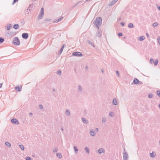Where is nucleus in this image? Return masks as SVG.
Returning a JSON list of instances; mask_svg holds the SVG:
<instances>
[{
	"mask_svg": "<svg viewBox=\"0 0 160 160\" xmlns=\"http://www.w3.org/2000/svg\"><path fill=\"white\" fill-rule=\"evenodd\" d=\"M145 37L144 36H142L139 37L138 38V40L140 41H142L143 40H144L145 39Z\"/></svg>",
	"mask_w": 160,
	"mask_h": 160,
	"instance_id": "aec40b11",
	"label": "nucleus"
},
{
	"mask_svg": "<svg viewBox=\"0 0 160 160\" xmlns=\"http://www.w3.org/2000/svg\"><path fill=\"white\" fill-rule=\"evenodd\" d=\"M133 82L135 84H137L138 83V82H139V80L137 79L136 78H134L133 81Z\"/></svg>",
	"mask_w": 160,
	"mask_h": 160,
	"instance_id": "f8f14e48",
	"label": "nucleus"
},
{
	"mask_svg": "<svg viewBox=\"0 0 160 160\" xmlns=\"http://www.w3.org/2000/svg\"><path fill=\"white\" fill-rule=\"evenodd\" d=\"M19 148L20 149L22 150V151H24V147L23 145H19Z\"/></svg>",
	"mask_w": 160,
	"mask_h": 160,
	"instance_id": "bb28decb",
	"label": "nucleus"
},
{
	"mask_svg": "<svg viewBox=\"0 0 160 160\" xmlns=\"http://www.w3.org/2000/svg\"><path fill=\"white\" fill-rule=\"evenodd\" d=\"M158 107H159V108H160V104H159Z\"/></svg>",
	"mask_w": 160,
	"mask_h": 160,
	"instance_id": "338daca9",
	"label": "nucleus"
},
{
	"mask_svg": "<svg viewBox=\"0 0 160 160\" xmlns=\"http://www.w3.org/2000/svg\"><path fill=\"white\" fill-rule=\"evenodd\" d=\"M11 121L12 123H14L16 125L19 124V122L16 119L12 118L11 120Z\"/></svg>",
	"mask_w": 160,
	"mask_h": 160,
	"instance_id": "0eeeda50",
	"label": "nucleus"
},
{
	"mask_svg": "<svg viewBox=\"0 0 160 160\" xmlns=\"http://www.w3.org/2000/svg\"><path fill=\"white\" fill-rule=\"evenodd\" d=\"M44 15V9L42 8L41 9V13L39 15L38 18L39 19H42Z\"/></svg>",
	"mask_w": 160,
	"mask_h": 160,
	"instance_id": "39448f33",
	"label": "nucleus"
},
{
	"mask_svg": "<svg viewBox=\"0 0 160 160\" xmlns=\"http://www.w3.org/2000/svg\"><path fill=\"white\" fill-rule=\"evenodd\" d=\"M101 71L102 72H104V69H102L101 70Z\"/></svg>",
	"mask_w": 160,
	"mask_h": 160,
	"instance_id": "4d7b16f0",
	"label": "nucleus"
},
{
	"mask_svg": "<svg viewBox=\"0 0 160 160\" xmlns=\"http://www.w3.org/2000/svg\"><path fill=\"white\" fill-rule=\"evenodd\" d=\"M118 20H121V18H118Z\"/></svg>",
	"mask_w": 160,
	"mask_h": 160,
	"instance_id": "680f3d73",
	"label": "nucleus"
},
{
	"mask_svg": "<svg viewBox=\"0 0 160 160\" xmlns=\"http://www.w3.org/2000/svg\"><path fill=\"white\" fill-rule=\"evenodd\" d=\"M96 130L97 131H98V128H96Z\"/></svg>",
	"mask_w": 160,
	"mask_h": 160,
	"instance_id": "052dcab7",
	"label": "nucleus"
},
{
	"mask_svg": "<svg viewBox=\"0 0 160 160\" xmlns=\"http://www.w3.org/2000/svg\"><path fill=\"white\" fill-rule=\"evenodd\" d=\"M53 91H55V89H53Z\"/></svg>",
	"mask_w": 160,
	"mask_h": 160,
	"instance_id": "774afa93",
	"label": "nucleus"
},
{
	"mask_svg": "<svg viewBox=\"0 0 160 160\" xmlns=\"http://www.w3.org/2000/svg\"><path fill=\"white\" fill-rule=\"evenodd\" d=\"M9 26H7L6 29L7 30H9L10 29L11 27H12L11 24H9Z\"/></svg>",
	"mask_w": 160,
	"mask_h": 160,
	"instance_id": "7c9ffc66",
	"label": "nucleus"
},
{
	"mask_svg": "<svg viewBox=\"0 0 160 160\" xmlns=\"http://www.w3.org/2000/svg\"><path fill=\"white\" fill-rule=\"evenodd\" d=\"M2 83H0V88L2 87Z\"/></svg>",
	"mask_w": 160,
	"mask_h": 160,
	"instance_id": "6e6d98bb",
	"label": "nucleus"
},
{
	"mask_svg": "<svg viewBox=\"0 0 160 160\" xmlns=\"http://www.w3.org/2000/svg\"><path fill=\"white\" fill-rule=\"evenodd\" d=\"M12 43L15 45L18 46L20 44V42L18 38L15 37L13 38Z\"/></svg>",
	"mask_w": 160,
	"mask_h": 160,
	"instance_id": "f03ea898",
	"label": "nucleus"
},
{
	"mask_svg": "<svg viewBox=\"0 0 160 160\" xmlns=\"http://www.w3.org/2000/svg\"><path fill=\"white\" fill-rule=\"evenodd\" d=\"M65 113L67 115L69 116L70 114V112L68 109H67L65 111Z\"/></svg>",
	"mask_w": 160,
	"mask_h": 160,
	"instance_id": "c85d7f7f",
	"label": "nucleus"
},
{
	"mask_svg": "<svg viewBox=\"0 0 160 160\" xmlns=\"http://www.w3.org/2000/svg\"><path fill=\"white\" fill-rule=\"evenodd\" d=\"M98 152L99 153V154H101L102 153H104V149L103 148H100V149H99L98 150Z\"/></svg>",
	"mask_w": 160,
	"mask_h": 160,
	"instance_id": "9d476101",
	"label": "nucleus"
},
{
	"mask_svg": "<svg viewBox=\"0 0 160 160\" xmlns=\"http://www.w3.org/2000/svg\"><path fill=\"white\" fill-rule=\"evenodd\" d=\"M128 27L130 28H133L134 26L132 23H129L128 25Z\"/></svg>",
	"mask_w": 160,
	"mask_h": 160,
	"instance_id": "b1692460",
	"label": "nucleus"
},
{
	"mask_svg": "<svg viewBox=\"0 0 160 160\" xmlns=\"http://www.w3.org/2000/svg\"><path fill=\"white\" fill-rule=\"evenodd\" d=\"M39 108H40V109H42L43 108V106H42L41 105V104H40L39 105Z\"/></svg>",
	"mask_w": 160,
	"mask_h": 160,
	"instance_id": "3c124183",
	"label": "nucleus"
},
{
	"mask_svg": "<svg viewBox=\"0 0 160 160\" xmlns=\"http://www.w3.org/2000/svg\"><path fill=\"white\" fill-rule=\"evenodd\" d=\"M112 103L115 105H116L118 104L117 101V100L116 98H114L113 99V101H112Z\"/></svg>",
	"mask_w": 160,
	"mask_h": 160,
	"instance_id": "2eb2a0df",
	"label": "nucleus"
},
{
	"mask_svg": "<svg viewBox=\"0 0 160 160\" xmlns=\"http://www.w3.org/2000/svg\"><path fill=\"white\" fill-rule=\"evenodd\" d=\"M152 25H153V26L154 27H156L158 25V24L157 22H155Z\"/></svg>",
	"mask_w": 160,
	"mask_h": 160,
	"instance_id": "f704fd0d",
	"label": "nucleus"
},
{
	"mask_svg": "<svg viewBox=\"0 0 160 160\" xmlns=\"http://www.w3.org/2000/svg\"><path fill=\"white\" fill-rule=\"evenodd\" d=\"M157 8H158V9L160 11V7L159 6H157Z\"/></svg>",
	"mask_w": 160,
	"mask_h": 160,
	"instance_id": "5fc2aeb1",
	"label": "nucleus"
},
{
	"mask_svg": "<svg viewBox=\"0 0 160 160\" xmlns=\"http://www.w3.org/2000/svg\"><path fill=\"white\" fill-rule=\"evenodd\" d=\"M90 0H86V2H88V1H90Z\"/></svg>",
	"mask_w": 160,
	"mask_h": 160,
	"instance_id": "0e129e2a",
	"label": "nucleus"
},
{
	"mask_svg": "<svg viewBox=\"0 0 160 160\" xmlns=\"http://www.w3.org/2000/svg\"><path fill=\"white\" fill-rule=\"evenodd\" d=\"M73 56L77 57H81L82 56V53L80 52H74L72 53Z\"/></svg>",
	"mask_w": 160,
	"mask_h": 160,
	"instance_id": "20e7f679",
	"label": "nucleus"
},
{
	"mask_svg": "<svg viewBox=\"0 0 160 160\" xmlns=\"http://www.w3.org/2000/svg\"><path fill=\"white\" fill-rule=\"evenodd\" d=\"M120 24L122 26H124L125 24V23L123 22H121Z\"/></svg>",
	"mask_w": 160,
	"mask_h": 160,
	"instance_id": "8fccbe9b",
	"label": "nucleus"
},
{
	"mask_svg": "<svg viewBox=\"0 0 160 160\" xmlns=\"http://www.w3.org/2000/svg\"><path fill=\"white\" fill-rule=\"evenodd\" d=\"M150 154V157H151L153 158V157H155V155H154V153L153 152L151 153Z\"/></svg>",
	"mask_w": 160,
	"mask_h": 160,
	"instance_id": "c9c22d12",
	"label": "nucleus"
},
{
	"mask_svg": "<svg viewBox=\"0 0 160 160\" xmlns=\"http://www.w3.org/2000/svg\"><path fill=\"white\" fill-rule=\"evenodd\" d=\"M152 96L153 94L152 93H150L148 94V97L150 98H151L152 97Z\"/></svg>",
	"mask_w": 160,
	"mask_h": 160,
	"instance_id": "473e14b6",
	"label": "nucleus"
},
{
	"mask_svg": "<svg viewBox=\"0 0 160 160\" xmlns=\"http://www.w3.org/2000/svg\"><path fill=\"white\" fill-rule=\"evenodd\" d=\"M116 74H117V76L118 77H119L120 74H119V72L118 71H116Z\"/></svg>",
	"mask_w": 160,
	"mask_h": 160,
	"instance_id": "a18cd8bd",
	"label": "nucleus"
},
{
	"mask_svg": "<svg viewBox=\"0 0 160 160\" xmlns=\"http://www.w3.org/2000/svg\"><path fill=\"white\" fill-rule=\"evenodd\" d=\"M85 150L86 152H87L88 153H89V150L87 147H86L85 148Z\"/></svg>",
	"mask_w": 160,
	"mask_h": 160,
	"instance_id": "c756f323",
	"label": "nucleus"
},
{
	"mask_svg": "<svg viewBox=\"0 0 160 160\" xmlns=\"http://www.w3.org/2000/svg\"><path fill=\"white\" fill-rule=\"evenodd\" d=\"M33 114L32 113V112H30L29 113V115H32Z\"/></svg>",
	"mask_w": 160,
	"mask_h": 160,
	"instance_id": "bf43d9fd",
	"label": "nucleus"
},
{
	"mask_svg": "<svg viewBox=\"0 0 160 160\" xmlns=\"http://www.w3.org/2000/svg\"><path fill=\"white\" fill-rule=\"evenodd\" d=\"M87 42L89 44H91L92 46L94 47V44L92 43V41L89 40H87Z\"/></svg>",
	"mask_w": 160,
	"mask_h": 160,
	"instance_id": "393cba45",
	"label": "nucleus"
},
{
	"mask_svg": "<svg viewBox=\"0 0 160 160\" xmlns=\"http://www.w3.org/2000/svg\"><path fill=\"white\" fill-rule=\"evenodd\" d=\"M85 68L86 69H88V66H86V67H85Z\"/></svg>",
	"mask_w": 160,
	"mask_h": 160,
	"instance_id": "13d9d810",
	"label": "nucleus"
},
{
	"mask_svg": "<svg viewBox=\"0 0 160 160\" xmlns=\"http://www.w3.org/2000/svg\"><path fill=\"white\" fill-rule=\"evenodd\" d=\"M22 37L25 39H27L28 37V34L27 33H23L22 34Z\"/></svg>",
	"mask_w": 160,
	"mask_h": 160,
	"instance_id": "6e6552de",
	"label": "nucleus"
},
{
	"mask_svg": "<svg viewBox=\"0 0 160 160\" xmlns=\"http://www.w3.org/2000/svg\"><path fill=\"white\" fill-rule=\"evenodd\" d=\"M27 11L28 10H27ZM26 12H27V14H28L29 13V12L28 11H26Z\"/></svg>",
	"mask_w": 160,
	"mask_h": 160,
	"instance_id": "e2e57ef3",
	"label": "nucleus"
},
{
	"mask_svg": "<svg viewBox=\"0 0 160 160\" xmlns=\"http://www.w3.org/2000/svg\"><path fill=\"white\" fill-rule=\"evenodd\" d=\"M5 144L8 147L10 148L11 146V143L8 142H6L5 143Z\"/></svg>",
	"mask_w": 160,
	"mask_h": 160,
	"instance_id": "4be33fe9",
	"label": "nucleus"
},
{
	"mask_svg": "<svg viewBox=\"0 0 160 160\" xmlns=\"http://www.w3.org/2000/svg\"><path fill=\"white\" fill-rule=\"evenodd\" d=\"M63 18V17H61L59 18L58 19H55L53 21V22L57 23L58 22H59V21H61Z\"/></svg>",
	"mask_w": 160,
	"mask_h": 160,
	"instance_id": "9b49d317",
	"label": "nucleus"
},
{
	"mask_svg": "<svg viewBox=\"0 0 160 160\" xmlns=\"http://www.w3.org/2000/svg\"><path fill=\"white\" fill-rule=\"evenodd\" d=\"M19 25L17 24H14L13 26V28L15 29H18L19 28Z\"/></svg>",
	"mask_w": 160,
	"mask_h": 160,
	"instance_id": "6ab92c4d",
	"label": "nucleus"
},
{
	"mask_svg": "<svg viewBox=\"0 0 160 160\" xmlns=\"http://www.w3.org/2000/svg\"><path fill=\"white\" fill-rule=\"evenodd\" d=\"M33 5L32 4H30L29 6V7L27 9V10H28L29 11H31V9L33 8Z\"/></svg>",
	"mask_w": 160,
	"mask_h": 160,
	"instance_id": "412c9836",
	"label": "nucleus"
},
{
	"mask_svg": "<svg viewBox=\"0 0 160 160\" xmlns=\"http://www.w3.org/2000/svg\"><path fill=\"white\" fill-rule=\"evenodd\" d=\"M123 150L124 151L123 152V160H127L128 158V155L127 152H125V148H123Z\"/></svg>",
	"mask_w": 160,
	"mask_h": 160,
	"instance_id": "7ed1b4c3",
	"label": "nucleus"
},
{
	"mask_svg": "<svg viewBox=\"0 0 160 160\" xmlns=\"http://www.w3.org/2000/svg\"><path fill=\"white\" fill-rule=\"evenodd\" d=\"M138 83L140 85L142 84L143 83L141 81H139V82H138Z\"/></svg>",
	"mask_w": 160,
	"mask_h": 160,
	"instance_id": "603ef678",
	"label": "nucleus"
},
{
	"mask_svg": "<svg viewBox=\"0 0 160 160\" xmlns=\"http://www.w3.org/2000/svg\"><path fill=\"white\" fill-rule=\"evenodd\" d=\"M122 35V34L121 32H119L118 34V36L119 37H121Z\"/></svg>",
	"mask_w": 160,
	"mask_h": 160,
	"instance_id": "49530a36",
	"label": "nucleus"
},
{
	"mask_svg": "<svg viewBox=\"0 0 160 160\" xmlns=\"http://www.w3.org/2000/svg\"><path fill=\"white\" fill-rule=\"evenodd\" d=\"M18 0H14L13 2V3H12V4H14L16 2H18Z\"/></svg>",
	"mask_w": 160,
	"mask_h": 160,
	"instance_id": "79ce46f5",
	"label": "nucleus"
},
{
	"mask_svg": "<svg viewBox=\"0 0 160 160\" xmlns=\"http://www.w3.org/2000/svg\"><path fill=\"white\" fill-rule=\"evenodd\" d=\"M26 160H33L32 159L29 157H27L25 158Z\"/></svg>",
	"mask_w": 160,
	"mask_h": 160,
	"instance_id": "72a5a7b5",
	"label": "nucleus"
},
{
	"mask_svg": "<svg viewBox=\"0 0 160 160\" xmlns=\"http://www.w3.org/2000/svg\"><path fill=\"white\" fill-rule=\"evenodd\" d=\"M58 149L57 148L55 147L53 149V152H57L58 151Z\"/></svg>",
	"mask_w": 160,
	"mask_h": 160,
	"instance_id": "e433bc0d",
	"label": "nucleus"
},
{
	"mask_svg": "<svg viewBox=\"0 0 160 160\" xmlns=\"http://www.w3.org/2000/svg\"><path fill=\"white\" fill-rule=\"evenodd\" d=\"M94 23L98 29H99V26L101 25L102 23V18L100 17H98L94 20Z\"/></svg>",
	"mask_w": 160,
	"mask_h": 160,
	"instance_id": "f257e3e1",
	"label": "nucleus"
},
{
	"mask_svg": "<svg viewBox=\"0 0 160 160\" xmlns=\"http://www.w3.org/2000/svg\"><path fill=\"white\" fill-rule=\"evenodd\" d=\"M158 63V59H156L155 61V62H154V64L155 65H157Z\"/></svg>",
	"mask_w": 160,
	"mask_h": 160,
	"instance_id": "4c0bfd02",
	"label": "nucleus"
},
{
	"mask_svg": "<svg viewBox=\"0 0 160 160\" xmlns=\"http://www.w3.org/2000/svg\"><path fill=\"white\" fill-rule=\"evenodd\" d=\"M101 35L102 32L100 31H98L96 36L98 37H100V36H101Z\"/></svg>",
	"mask_w": 160,
	"mask_h": 160,
	"instance_id": "a211bd4d",
	"label": "nucleus"
},
{
	"mask_svg": "<svg viewBox=\"0 0 160 160\" xmlns=\"http://www.w3.org/2000/svg\"><path fill=\"white\" fill-rule=\"evenodd\" d=\"M90 134L92 136H94L95 135L96 133L93 129H91L90 131Z\"/></svg>",
	"mask_w": 160,
	"mask_h": 160,
	"instance_id": "1a4fd4ad",
	"label": "nucleus"
},
{
	"mask_svg": "<svg viewBox=\"0 0 160 160\" xmlns=\"http://www.w3.org/2000/svg\"><path fill=\"white\" fill-rule=\"evenodd\" d=\"M158 41L159 44L160 45V36L158 38Z\"/></svg>",
	"mask_w": 160,
	"mask_h": 160,
	"instance_id": "37998d69",
	"label": "nucleus"
},
{
	"mask_svg": "<svg viewBox=\"0 0 160 160\" xmlns=\"http://www.w3.org/2000/svg\"><path fill=\"white\" fill-rule=\"evenodd\" d=\"M65 44H64L61 47V48H60V50L58 52V53L60 54H61V53L62 52L63 49V48H64V45H65Z\"/></svg>",
	"mask_w": 160,
	"mask_h": 160,
	"instance_id": "f3484780",
	"label": "nucleus"
},
{
	"mask_svg": "<svg viewBox=\"0 0 160 160\" xmlns=\"http://www.w3.org/2000/svg\"><path fill=\"white\" fill-rule=\"evenodd\" d=\"M15 89L17 91H20L21 90V88H20L18 86H16L15 87Z\"/></svg>",
	"mask_w": 160,
	"mask_h": 160,
	"instance_id": "4468645a",
	"label": "nucleus"
},
{
	"mask_svg": "<svg viewBox=\"0 0 160 160\" xmlns=\"http://www.w3.org/2000/svg\"><path fill=\"white\" fill-rule=\"evenodd\" d=\"M56 155L57 157L58 158H62V154L59 153H57L56 154Z\"/></svg>",
	"mask_w": 160,
	"mask_h": 160,
	"instance_id": "5701e85b",
	"label": "nucleus"
},
{
	"mask_svg": "<svg viewBox=\"0 0 160 160\" xmlns=\"http://www.w3.org/2000/svg\"><path fill=\"white\" fill-rule=\"evenodd\" d=\"M73 147L75 153H77L78 151V149H77V147L76 146H74Z\"/></svg>",
	"mask_w": 160,
	"mask_h": 160,
	"instance_id": "a878e982",
	"label": "nucleus"
},
{
	"mask_svg": "<svg viewBox=\"0 0 160 160\" xmlns=\"http://www.w3.org/2000/svg\"><path fill=\"white\" fill-rule=\"evenodd\" d=\"M45 20V21H49L51 20V19L49 18H46Z\"/></svg>",
	"mask_w": 160,
	"mask_h": 160,
	"instance_id": "09e8293b",
	"label": "nucleus"
},
{
	"mask_svg": "<svg viewBox=\"0 0 160 160\" xmlns=\"http://www.w3.org/2000/svg\"><path fill=\"white\" fill-rule=\"evenodd\" d=\"M57 74L59 75H61V72L60 70H58L57 72Z\"/></svg>",
	"mask_w": 160,
	"mask_h": 160,
	"instance_id": "a19ab883",
	"label": "nucleus"
},
{
	"mask_svg": "<svg viewBox=\"0 0 160 160\" xmlns=\"http://www.w3.org/2000/svg\"><path fill=\"white\" fill-rule=\"evenodd\" d=\"M78 90L80 92H81L82 91V86L79 85L78 86Z\"/></svg>",
	"mask_w": 160,
	"mask_h": 160,
	"instance_id": "cd10ccee",
	"label": "nucleus"
},
{
	"mask_svg": "<svg viewBox=\"0 0 160 160\" xmlns=\"http://www.w3.org/2000/svg\"><path fill=\"white\" fill-rule=\"evenodd\" d=\"M102 122L103 123L105 122L106 121L105 118H102Z\"/></svg>",
	"mask_w": 160,
	"mask_h": 160,
	"instance_id": "de8ad7c7",
	"label": "nucleus"
},
{
	"mask_svg": "<svg viewBox=\"0 0 160 160\" xmlns=\"http://www.w3.org/2000/svg\"><path fill=\"white\" fill-rule=\"evenodd\" d=\"M150 62L152 63V62H154V60L152 59H151L150 60Z\"/></svg>",
	"mask_w": 160,
	"mask_h": 160,
	"instance_id": "c03bdc74",
	"label": "nucleus"
},
{
	"mask_svg": "<svg viewBox=\"0 0 160 160\" xmlns=\"http://www.w3.org/2000/svg\"><path fill=\"white\" fill-rule=\"evenodd\" d=\"M118 0H112V1L110 2L109 4V6H111L114 4Z\"/></svg>",
	"mask_w": 160,
	"mask_h": 160,
	"instance_id": "ddd939ff",
	"label": "nucleus"
},
{
	"mask_svg": "<svg viewBox=\"0 0 160 160\" xmlns=\"http://www.w3.org/2000/svg\"><path fill=\"white\" fill-rule=\"evenodd\" d=\"M86 2H84L82 1H79L76 3L72 7V8H73L75 7L76 6L78 5V6H81L82 4Z\"/></svg>",
	"mask_w": 160,
	"mask_h": 160,
	"instance_id": "423d86ee",
	"label": "nucleus"
},
{
	"mask_svg": "<svg viewBox=\"0 0 160 160\" xmlns=\"http://www.w3.org/2000/svg\"><path fill=\"white\" fill-rule=\"evenodd\" d=\"M109 115L110 117H113L114 116L113 112H110L109 114Z\"/></svg>",
	"mask_w": 160,
	"mask_h": 160,
	"instance_id": "58836bf2",
	"label": "nucleus"
},
{
	"mask_svg": "<svg viewBox=\"0 0 160 160\" xmlns=\"http://www.w3.org/2000/svg\"><path fill=\"white\" fill-rule=\"evenodd\" d=\"M146 35L148 37H149V34L148 33H146Z\"/></svg>",
	"mask_w": 160,
	"mask_h": 160,
	"instance_id": "864d4df0",
	"label": "nucleus"
},
{
	"mask_svg": "<svg viewBox=\"0 0 160 160\" xmlns=\"http://www.w3.org/2000/svg\"><path fill=\"white\" fill-rule=\"evenodd\" d=\"M82 122L84 123L87 124L88 122V121L87 119L85 118H82Z\"/></svg>",
	"mask_w": 160,
	"mask_h": 160,
	"instance_id": "dca6fc26",
	"label": "nucleus"
},
{
	"mask_svg": "<svg viewBox=\"0 0 160 160\" xmlns=\"http://www.w3.org/2000/svg\"><path fill=\"white\" fill-rule=\"evenodd\" d=\"M157 94L159 97H160V92L158 90L157 92Z\"/></svg>",
	"mask_w": 160,
	"mask_h": 160,
	"instance_id": "ea45409f",
	"label": "nucleus"
},
{
	"mask_svg": "<svg viewBox=\"0 0 160 160\" xmlns=\"http://www.w3.org/2000/svg\"><path fill=\"white\" fill-rule=\"evenodd\" d=\"M61 130L62 131H63V128L62 127L61 128Z\"/></svg>",
	"mask_w": 160,
	"mask_h": 160,
	"instance_id": "69168bd1",
	"label": "nucleus"
},
{
	"mask_svg": "<svg viewBox=\"0 0 160 160\" xmlns=\"http://www.w3.org/2000/svg\"><path fill=\"white\" fill-rule=\"evenodd\" d=\"M4 39L2 37H0V43H2L4 42Z\"/></svg>",
	"mask_w": 160,
	"mask_h": 160,
	"instance_id": "2f4dec72",
	"label": "nucleus"
}]
</instances>
